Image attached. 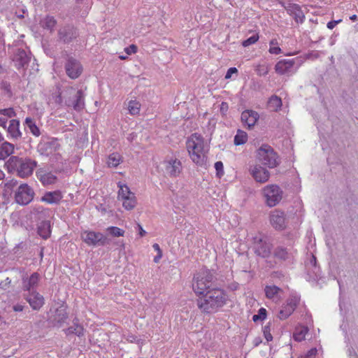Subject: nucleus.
Returning a JSON list of instances; mask_svg holds the SVG:
<instances>
[{
  "label": "nucleus",
  "instance_id": "obj_1",
  "mask_svg": "<svg viewBox=\"0 0 358 358\" xmlns=\"http://www.w3.org/2000/svg\"><path fill=\"white\" fill-rule=\"evenodd\" d=\"M186 148L192 162L198 166H207L209 145L197 133L192 134L186 141Z\"/></svg>",
  "mask_w": 358,
  "mask_h": 358
},
{
  "label": "nucleus",
  "instance_id": "obj_2",
  "mask_svg": "<svg viewBox=\"0 0 358 358\" xmlns=\"http://www.w3.org/2000/svg\"><path fill=\"white\" fill-rule=\"evenodd\" d=\"M227 301L225 292L219 288L208 290L197 300V305L202 311L210 313L217 311Z\"/></svg>",
  "mask_w": 358,
  "mask_h": 358
},
{
  "label": "nucleus",
  "instance_id": "obj_3",
  "mask_svg": "<svg viewBox=\"0 0 358 358\" xmlns=\"http://www.w3.org/2000/svg\"><path fill=\"white\" fill-rule=\"evenodd\" d=\"M212 273L206 268L201 269L194 277L192 288L197 295H203L209 290L213 280Z\"/></svg>",
  "mask_w": 358,
  "mask_h": 358
},
{
  "label": "nucleus",
  "instance_id": "obj_4",
  "mask_svg": "<svg viewBox=\"0 0 358 358\" xmlns=\"http://www.w3.org/2000/svg\"><path fill=\"white\" fill-rule=\"evenodd\" d=\"M257 160L270 169L275 167L279 164L277 154L268 145H262L257 151Z\"/></svg>",
  "mask_w": 358,
  "mask_h": 358
},
{
  "label": "nucleus",
  "instance_id": "obj_5",
  "mask_svg": "<svg viewBox=\"0 0 358 358\" xmlns=\"http://www.w3.org/2000/svg\"><path fill=\"white\" fill-rule=\"evenodd\" d=\"M303 61L296 57L291 59H281L275 66V72L280 75L290 76L294 74Z\"/></svg>",
  "mask_w": 358,
  "mask_h": 358
},
{
  "label": "nucleus",
  "instance_id": "obj_6",
  "mask_svg": "<svg viewBox=\"0 0 358 358\" xmlns=\"http://www.w3.org/2000/svg\"><path fill=\"white\" fill-rule=\"evenodd\" d=\"M160 169L165 176L177 178L182 173V165L180 160L176 157H167L161 163Z\"/></svg>",
  "mask_w": 358,
  "mask_h": 358
},
{
  "label": "nucleus",
  "instance_id": "obj_7",
  "mask_svg": "<svg viewBox=\"0 0 358 358\" xmlns=\"http://www.w3.org/2000/svg\"><path fill=\"white\" fill-rule=\"evenodd\" d=\"M118 199L122 201V206L127 210H132L136 205V198L135 194L131 192L129 187L124 183L119 182L117 183Z\"/></svg>",
  "mask_w": 358,
  "mask_h": 358
},
{
  "label": "nucleus",
  "instance_id": "obj_8",
  "mask_svg": "<svg viewBox=\"0 0 358 358\" xmlns=\"http://www.w3.org/2000/svg\"><path fill=\"white\" fill-rule=\"evenodd\" d=\"M263 195L266 204L273 207L277 205L282 199V191L276 185H268L262 189Z\"/></svg>",
  "mask_w": 358,
  "mask_h": 358
},
{
  "label": "nucleus",
  "instance_id": "obj_9",
  "mask_svg": "<svg viewBox=\"0 0 358 358\" xmlns=\"http://www.w3.org/2000/svg\"><path fill=\"white\" fill-rule=\"evenodd\" d=\"M16 169L17 175L21 178H26L30 176L36 166V162L30 159H12Z\"/></svg>",
  "mask_w": 358,
  "mask_h": 358
},
{
  "label": "nucleus",
  "instance_id": "obj_10",
  "mask_svg": "<svg viewBox=\"0 0 358 358\" xmlns=\"http://www.w3.org/2000/svg\"><path fill=\"white\" fill-rule=\"evenodd\" d=\"M80 238L89 246L104 245L106 241L103 234L90 230L82 231Z\"/></svg>",
  "mask_w": 358,
  "mask_h": 358
},
{
  "label": "nucleus",
  "instance_id": "obj_11",
  "mask_svg": "<svg viewBox=\"0 0 358 358\" xmlns=\"http://www.w3.org/2000/svg\"><path fill=\"white\" fill-rule=\"evenodd\" d=\"M34 196L33 189L27 184H21L15 194V199L17 203L27 205L29 203Z\"/></svg>",
  "mask_w": 358,
  "mask_h": 358
},
{
  "label": "nucleus",
  "instance_id": "obj_12",
  "mask_svg": "<svg viewBox=\"0 0 358 358\" xmlns=\"http://www.w3.org/2000/svg\"><path fill=\"white\" fill-rule=\"evenodd\" d=\"M253 248L255 254L262 257H268L271 254V245L262 235L253 238Z\"/></svg>",
  "mask_w": 358,
  "mask_h": 358
},
{
  "label": "nucleus",
  "instance_id": "obj_13",
  "mask_svg": "<svg viewBox=\"0 0 358 358\" xmlns=\"http://www.w3.org/2000/svg\"><path fill=\"white\" fill-rule=\"evenodd\" d=\"M59 148L57 141L54 139L42 140L38 145V152L45 156H50L56 153Z\"/></svg>",
  "mask_w": 358,
  "mask_h": 358
},
{
  "label": "nucleus",
  "instance_id": "obj_14",
  "mask_svg": "<svg viewBox=\"0 0 358 358\" xmlns=\"http://www.w3.org/2000/svg\"><path fill=\"white\" fill-rule=\"evenodd\" d=\"M250 174L257 182L265 183L270 178L269 171L260 164H254L249 168Z\"/></svg>",
  "mask_w": 358,
  "mask_h": 358
},
{
  "label": "nucleus",
  "instance_id": "obj_15",
  "mask_svg": "<svg viewBox=\"0 0 358 358\" xmlns=\"http://www.w3.org/2000/svg\"><path fill=\"white\" fill-rule=\"evenodd\" d=\"M36 176L44 186L55 184L58 180L55 173L45 169H38Z\"/></svg>",
  "mask_w": 358,
  "mask_h": 358
},
{
  "label": "nucleus",
  "instance_id": "obj_16",
  "mask_svg": "<svg viewBox=\"0 0 358 358\" xmlns=\"http://www.w3.org/2000/svg\"><path fill=\"white\" fill-rule=\"evenodd\" d=\"M296 252V250L292 247L278 246L274 250L273 255L279 260L291 262Z\"/></svg>",
  "mask_w": 358,
  "mask_h": 358
},
{
  "label": "nucleus",
  "instance_id": "obj_17",
  "mask_svg": "<svg viewBox=\"0 0 358 358\" xmlns=\"http://www.w3.org/2000/svg\"><path fill=\"white\" fill-rule=\"evenodd\" d=\"M65 69L67 75L72 79L77 78L83 70L80 62L72 57L67 60Z\"/></svg>",
  "mask_w": 358,
  "mask_h": 358
},
{
  "label": "nucleus",
  "instance_id": "obj_18",
  "mask_svg": "<svg viewBox=\"0 0 358 358\" xmlns=\"http://www.w3.org/2000/svg\"><path fill=\"white\" fill-rule=\"evenodd\" d=\"M68 318L66 308L64 305H60L55 310L54 314L50 317V320L54 326L60 327Z\"/></svg>",
  "mask_w": 358,
  "mask_h": 358
},
{
  "label": "nucleus",
  "instance_id": "obj_19",
  "mask_svg": "<svg viewBox=\"0 0 358 358\" xmlns=\"http://www.w3.org/2000/svg\"><path fill=\"white\" fill-rule=\"evenodd\" d=\"M270 222L271 225L275 229H284L286 226V218L285 213L277 210L272 211L270 215Z\"/></svg>",
  "mask_w": 358,
  "mask_h": 358
},
{
  "label": "nucleus",
  "instance_id": "obj_20",
  "mask_svg": "<svg viewBox=\"0 0 358 358\" xmlns=\"http://www.w3.org/2000/svg\"><path fill=\"white\" fill-rule=\"evenodd\" d=\"M31 308L34 310H38L44 305V297L36 291H31L25 297Z\"/></svg>",
  "mask_w": 358,
  "mask_h": 358
},
{
  "label": "nucleus",
  "instance_id": "obj_21",
  "mask_svg": "<svg viewBox=\"0 0 358 358\" xmlns=\"http://www.w3.org/2000/svg\"><path fill=\"white\" fill-rule=\"evenodd\" d=\"M58 35L60 40L63 41L64 43H69L71 41L73 38H76L77 33L73 27L68 25L60 28L58 31Z\"/></svg>",
  "mask_w": 358,
  "mask_h": 358
},
{
  "label": "nucleus",
  "instance_id": "obj_22",
  "mask_svg": "<svg viewBox=\"0 0 358 358\" xmlns=\"http://www.w3.org/2000/svg\"><path fill=\"white\" fill-rule=\"evenodd\" d=\"M259 117V114L252 110H245L241 114L242 122L250 129L255 125Z\"/></svg>",
  "mask_w": 358,
  "mask_h": 358
},
{
  "label": "nucleus",
  "instance_id": "obj_23",
  "mask_svg": "<svg viewBox=\"0 0 358 358\" xmlns=\"http://www.w3.org/2000/svg\"><path fill=\"white\" fill-rule=\"evenodd\" d=\"M285 9L289 15L294 17L296 22L302 23L303 22L305 16L298 4L288 3L285 6Z\"/></svg>",
  "mask_w": 358,
  "mask_h": 358
},
{
  "label": "nucleus",
  "instance_id": "obj_24",
  "mask_svg": "<svg viewBox=\"0 0 358 358\" xmlns=\"http://www.w3.org/2000/svg\"><path fill=\"white\" fill-rule=\"evenodd\" d=\"M30 56L24 50H18L14 55L13 62L17 69L24 68L30 60Z\"/></svg>",
  "mask_w": 358,
  "mask_h": 358
},
{
  "label": "nucleus",
  "instance_id": "obj_25",
  "mask_svg": "<svg viewBox=\"0 0 358 358\" xmlns=\"http://www.w3.org/2000/svg\"><path fill=\"white\" fill-rule=\"evenodd\" d=\"M40 275L38 273H33L29 277L22 278V287L24 290L31 292L39 281Z\"/></svg>",
  "mask_w": 358,
  "mask_h": 358
},
{
  "label": "nucleus",
  "instance_id": "obj_26",
  "mask_svg": "<svg viewBox=\"0 0 358 358\" xmlns=\"http://www.w3.org/2000/svg\"><path fill=\"white\" fill-rule=\"evenodd\" d=\"M264 292L268 299L277 302L280 299L282 289L275 285H267L264 288Z\"/></svg>",
  "mask_w": 358,
  "mask_h": 358
},
{
  "label": "nucleus",
  "instance_id": "obj_27",
  "mask_svg": "<svg viewBox=\"0 0 358 358\" xmlns=\"http://www.w3.org/2000/svg\"><path fill=\"white\" fill-rule=\"evenodd\" d=\"M39 24L44 30L52 33L55 30L57 21L54 17L46 15L40 20Z\"/></svg>",
  "mask_w": 358,
  "mask_h": 358
},
{
  "label": "nucleus",
  "instance_id": "obj_28",
  "mask_svg": "<svg viewBox=\"0 0 358 358\" xmlns=\"http://www.w3.org/2000/svg\"><path fill=\"white\" fill-rule=\"evenodd\" d=\"M62 199V194L60 191H54L46 192L41 198V200L50 204L58 203Z\"/></svg>",
  "mask_w": 358,
  "mask_h": 358
},
{
  "label": "nucleus",
  "instance_id": "obj_29",
  "mask_svg": "<svg viewBox=\"0 0 358 358\" xmlns=\"http://www.w3.org/2000/svg\"><path fill=\"white\" fill-rule=\"evenodd\" d=\"M8 132L13 138H18L22 133L20 130V121L15 119L10 120Z\"/></svg>",
  "mask_w": 358,
  "mask_h": 358
},
{
  "label": "nucleus",
  "instance_id": "obj_30",
  "mask_svg": "<svg viewBox=\"0 0 358 358\" xmlns=\"http://www.w3.org/2000/svg\"><path fill=\"white\" fill-rule=\"evenodd\" d=\"M64 331L66 335L75 334L79 337L84 335V329L78 323V320H73V326L65 329Z\"/></svg>",
  "mask_w": 358,
  "mask_h": 358
},
{
  "label": "nucleus",
  "instance_id": "obj_31",
  "mask_svg": "<svg viewBox=\"0 0 358 358\" xmlns=\"http://www.w3.org/2000/svg\"><path fill=\"white\" fill-rule=\"evenodd\" d=\"M14 146L8 142H4L0 147V160H3L13 154Z\"/></svg>",
  "mask_w": 358,
  "mask_h": 358
},
{
  "label": "nucleus",
  "instance_id": "obj_32",
  "mask_svg": "<svg viewBox=\"0 0 358 358\" xmlns=\"http://www.w3.org/2000/svg\"><path fill=\"white\" fill-rule=\"evenodd\" d=\"M50 223L49 221H43L38 227V234L44 239H47L50 235Z\"/></svg>",
  "mask_w": 358,
  "mask_h": 358
},
{
  "label": "nucleus",
  "instance_id": "obj_33",
  "mask_svg": "<svg viewBox=\"0 0 358 358\" xmlns=\"http://www.w3.org/2000/svg\"><path fill=\"white\" fill-rule=\"evenodd\" d=\"M308 331V329L307 327L299 325L295 328L293 334V338L297 342H301L305 339Z\"/></svg>",
  "mask_w": 358,
  "mask_h": 358
},
{
  "label": "nucleus",
  "instance_id": "obj_34",
  "mask_svg": "<svg viewBox=\"0 0 358 358\" xmlns=\"http://www.w3.org/2000/svg\"><path fill=\"white\" fill-rule=\"evenodd\" d=\"M85 95L82 90H78L76 94V99L73 102V108L77 111H80L85 107Z\"/></svg>",
  "mask_w": 358,
  "mask_h": 358
},
{
  "label": "nucleus",
  "instance_id": "obj_35",
  "mask_svg": "<svg viewBox=\"0 0 358 358\" xmlns=\"http://www.w3.org/2000/svg\"><path fill=\"white\" fill-rule=\"evenodd\" d=\"M122 162V157L117 152L110 154L107 159L106 164L110 168L117 167Z\"/></svg>",
  "mask_w": 358,
  "mask_h": 358
},
{
  "label": "nucleus",
  "instance_id": "obj_36",
  "mask_svg": "<svg viewBox=\"0 0 358 358\" xmlns=\"http://www.w3.org/2000/svg\"><path fill=\"white\" fill-rule=\"evenodd\" d=\"M25 124L29 129V131L36 137H38L41 135V131L36 124L35 121L31 117H27L25 119Z\"/></svg>",
  "mask_w": 358,
  "mask_h": 358
},
{
  "label": "nucleus",
  "instance_id": "obj_37",
  "mask_svg": "<svg viewBox=\"0 0 358 358\" xmlns=\"http://www.w3.org/2000/svg\"><path fill=\"white\" fill-rule=\"evenodd\" d=\"M282 106L281 99L277 96H272L268 101V108L272 111H277Z\"/></svg>",
  "mask_w": 358,
  "mask_h": 358
},
{
  "label": "nucleus",
  "instance_id": "obj_38",
  "mask_svg": "<svg viewBox=\"0 0 358 358\" xmlns=\"http://www.w3.org/2000/svg\"><path fill=\"white\" fill-rule=\"evenodd\" d=\"M248 141V134L245 131L238 129L234 136V144L240 145L245 144Z\"/></svg>",
  "mask_w": 358,
  "mask_h": 358
},
{
  "label": "nucleus",
  "instance_id": "obj_39",
  "mask_svg": "<svg viewBox=\"0 0 358 358\" xmlns=\"http://www.w3.org/2000/svg\"><path fill=\"white\" fill-rule=\"evenodd\" d=\"M141 104L136 100H131L128 103L129 113L132 115H138L140 112Z\"/></svg>",
  "mask_w": 358,
  "mask_h": 358
},
{
  "label": "nucleus",
  "instance_id": "obj_40",
  "mask_svg": "<svg viewBox=\"0 0 358 358\" xmlns=\"http://www.w3.org/2000/svg\"><path fill=\"white\" fill-rule=\"evenodd\" d=\"M294 310L291 307H289L286 303L282 307V309L278 313V318L280 320H285L290 316Z\"/></svg>",
  "mask_w": 358,
  "mask_h": 358
},
{
  "label": "nucleus",
  "instance_id": "obj_41",
  "mask_svg": "<svg viewBox=\"0 0 358 358\" xmlns=\"http://www.w3.org/2000/svg\"><path fill=\"white\" fill-rule=\"evenodd\" d=\"M300 301V297L297 294H291L287 299L286 304L292 307L294 310L296 308Z\"/></svg>",
  "mask_w": 358,
  "mask_h": 358
},
{
  "label": "nucleus",
  "instance_id": "obj_42",
  "mask_svg": "<svg viewBox=\"0 0 358 358\" xmlns=\"http://www.w3.org/2000/svg\"><path fill=\"white\" fill-rule=\"evenodd\" d=\"M268 52L273 55H279L281 53V49L278 46V41L276 39H272L269 43Z\"/></svg>",
  "mask_w": 358,
  "mask_h": 358
},
{
  "label": "nucleus",
  "instance_id": "obj_43",
  "mask_svg": "<svg viewBox=\"0 0 358 358\" xmlns=\"http://www.w3.org/2000/svg\"><path fill=\"white\" fill-rule=\"evenodd\" d=\"M107 231L115 237L123 236L124 231L117 227H109L107 228Z\"/></svg>",
  "mask_w": 358,
  "mask_h": 358
},
{
  "label": "nucleus",
  "instance_id": "obj_44",
  "mask_svg": "<svg viewBox=\"0 0 358 358\" xmlns=\"http://www.w3.org/2000/svg\"><path fill=\"white\" fill-rule=\"evenodd\" d=\"M266 310L264 308H261L258 310V314L254 315L252 316V320L254 322H257L258 320H264L266 318Z\"/></svg>",
  "mask_w": 358,
  "mask_h": 358
},
{
  "label": "nucleus",
  "instance_id": "obj_45",
  "mask_svg": "<svg viewBox=\"0 0 358 358\" xmlns=\"http://www.w3.org/2000/svg\"><path fill=\"white\" fill-rule=\"evenodd\" d=\"M259 35L257 34H253L246 40L242 42L243 47H248L252 44H255L259 40Z\"/></svg>",
  "mask_w": 358,
  "mask_h": 358
},
{
  "label": "nucleus",
  "instance_id": "obj_46",
  "mask_svg": "<svg viewBox=\"0 0 358 358\" xmlns=\"http://www.w3.org/2000/svg\"><path fill=\"white\" fill-rule=\"evenodd\" d=\"M0 114L3 115L7 119L14 117L16 115V113L13 108L0 109Z\"/></svg>",
  "mask_w": 358,
  "mask_h": 358
},
{
  "label": "nucleus",
  "instance_id": "obj_47",
  "mask_svg": "<svg viewBox=\"0 0 358 358\" xmlns=\"http://www.w3.org/2000/svg\"><path fill=\"white\" fill-rule=\"evenodd\" d=\"M263 334L265 339L267 342L271 341L273 340V336L271 334V324L270 323L267 324L263 327Z\"/></svg>",
  "mask_w": 358,
  "mask_h": 358
},
{
  "label": "nucleus",
  "instance_id": "obj_48",
  "mask_svg": "<svg viewBox=\"0 0 358 358\" xmlns=\"http://www.w3.org/2000/svg\"><path fill=\"white\" fill-rule=\"evenodd\" d=\"M308 266H312L313 268V273L317 276L319 275L320 268L317 266L316 257L312 255L308 264Z\"/></svg>",
  "mask_w": 358,
  "mask_h": 358
},
{
  "label": "nucleus",
  "instance_id": "obj_49",
  "mask_svg": "<svg viewBox=\"0 0 358 358\" xmlns=\"http://www.w3.org/2000/svg\"><path fill=\"white\" fill-rule=\"evenodd\" d=\"M215 169L216 170V175L217 177L221 178L224 175V166L223 163L220 161L215 163Z\"/></svg>",
  "mask_w": 358,
  "mask_h": 358
},
{
  "label": "nucleus",
  "instance_id": "obj_50",
  "mask_svg": "<svg viewBox=\"0 0 358 358\" xmlns=\"http://www.w3.org/2000/svg\"><path fill=\"white\" fill-rule=\"evenodd\" d=\"M257 73L259 76H265L268 73V69L267 66L264 64H259L255 69Z\"/></svg>",
  "mask_w": 358,
  "mask_h": 358
},
{
  "label": "nucleus",
  "instance_id": "obj_51",
  "mask_svg": "<svg viewBox=\"0 0 358 358\" xmlns=\"http://www.w3.org/2000/svg\"><path fill=\"white\" fill-rule=\"evenodd\" d=\"M31 213L34 214H40L43 216H45L46 214V210L42 206L36 205L33 208Z\"/></svg>",
  "mask_w": 358,
  "mask_h": 358
},
{
  "label": "nucleus",
  "instance_id": "obj_52",
  "mask_svg": "<svg viewBox=\"0 0 358 358\" xmlns=\"http://www.w3.org/2000/svg\"><path fill=\"white\" fill-rule=\"evenodd\" d=\"M317 349H310L305 355L301 356L299 358H315L317 354Z\"/></svg>",
  "mask_w": 358,
  "mask_h": 358
},
{
  "label": "nucleus",
  "instance_id": "obj_53",
  "mask_svg": "<svg viewBox=\"0 0 358 358\" xmlns=\"http://www.w3.org/2000/svg\"><path fill=\"white\" fill-rule=\"evenodd\" d=\"M11 280L9 278H6L0 283V289L6 290L10 285Z\"/></svg>",
  "mask_w": 358,
  "mask_h": 358
},
{
  "label": "nucleus",
  "instance_id": "obj_54",
  "mask_svg": "<svg viewBox=\"0 0 358 358\" xmlns=\"http://www.w3.org/2000/svg\"><path fill=\"white\" fill-rule=\"evenodd\" d=\"M342 22V20L340 19V20H332V21H329L327 24V27L328 29H333L337 24H338L339 23H341Z\"/></svg>",
  "mask_w": 358,
  "mask_h": 358
},
{
  "label": "nucleus",
  "instance_id": "obj_55",
  "mask_svg": "<svg viewBox=\"0 0 358 358\" xmlns=\"http://www.w3.org/2000/svg\"><path fill=\"white\" fill-rule=\"evenodd\" d=\"M137 51V47L135 45H131L129 47L125 48V52L128 55H131L136 53Z\"/></svg>",
  "mask_w": 358,
  "mask_h": 358
},
{
  "label": "nucleus",
  "instance_id": "obj_56",
  "mask_svg": "<svg viewBox=\"0 0 358 358\" xmlns=\"http://www.w3.org/2000/svg\"><path fill=\"white\" fill-rule=\"evenodd\" d=\"M237 71H237L236 68H235V67L229 68V69H228V71H227V72L226 75H225V78H226V79L230 78L231 77V75H232L233 73H237Z\"/></svg>",
  "mask_w": 358,
  "mask_h": 358
},
{
  "label": "nucleus",
  "instance_id": "obj_57",
  "mask_svg": "<svg viewBox=\"0 0 358 358\" xmlns=\"http://www.w3.org/2000/svg\"><path fill=\"white\" fill-rule=\"evenodd\" d=\"M24 306L22 303H17L13 306V310L15 312H22L24 310Z\"/></svg>",
  "mask_w": 358,
  "mask_h": 358
},
{
  "label": "nucleus",
  "instance_id": "obj_58",
  "mask_svg": "<svg viewBox=\"0 0 358 358\" xmlns=\"http://www.w3.org/2000/svg\"><path fill=\"white\" fill-rule=\"evenodd\" d=\"M137 229H138L140 237H143L146 234V231L143 229L140 224H137Z\"/></svg>",
  "mask_w": 358,
  "mask_h": 358
},
{
  "label": "nucleus",
  "instance_id": "obj_59",
  "mask_svg": "<svg viewBox=\"0 0 358 358\" xmlns=\"http://www.w3.org/2000/svg\"><path fill=\"white\" fill-rule=\"evenodd\" d=\"M7 118L5 117H0V126L6 128L7 124Z\"/></svg>",
  "mask_w": 358,
  "mask_h": 358
},
{
  "label": "nucleus",
  "instance_id": "obj_60",
  "mask_svg": "<svg viewBox=\"0 0 358 358\" xmlns=\"http://www.w3.org/2000/svg\"><path fill=\"white\" fill-rule=\"evenodd\" d=\"M162 252L157 253V255L156 257H155V258H154V262L155 263L159 262V261L162 258Z\"/></svg>",
  "mask_w": 358,
  "mask_h": 358
},
{
  "label": "nucleus",
  "instance_id": "obj_61",
  "mask_svg": "<svg viewBox=\"0 0 358 358\" xmlns=\"http://www.w3.org/2000/svg\"><path fill=\"white\" fill-rule=\"evenodd\" d=\"M152 247L155 249V250L157 252V253L162 252L159 248V245L157 243H155Z\"/></svg>",
  "mask_w": 358,
  "mask_h": 358
},
{
  "label": "nucleus",
  "instance_id": "obj_62",
  "mask_svg": "<svg viewBox=\"0 0 358 358\" xmlns=\"http://www.w3.org/2000/svg\"><path fill=\"white\" fill-rule=\"evenodd\" d=\"M261 343H262V340H261V338L259 337H257V338H255V340H254V345L255 346H257Z\"/></svg>",
  "mask_w": 358,
  "mask_h": 358
},
{
  "label": "nucleus",
  "instance_id": "obj_63",
  "mask_svg": "<svg viewBox=\"0 0 358 358\" xmlns=\"http://www.w3.org/2000/svg\"><path fill=\"white\" fill-rule=\"evenodd\" d=\"M17 184V181H10L8 183L6 184V186H8V187H10V186H13V185H15Z\"/></svg>",
  "mask_w": 358,
  "mask_h": 358
},
{
  "label": "nucleus",
  "instance_id": "obj_64",
  "mask_svg": "<svg viewBox=\"0 0 358 358\" xmlns=\"http://www.w3.org/2000/svg\"><path fill=\"white\" fill-rule=\"evenodd\" d=\"M55 101H56L57 103H61V102H62V98H61L60 94H59V95L57 96Z\"/></svg>",
  "mask_w": 358,
  "mask_h": 358
}]
</instances>
